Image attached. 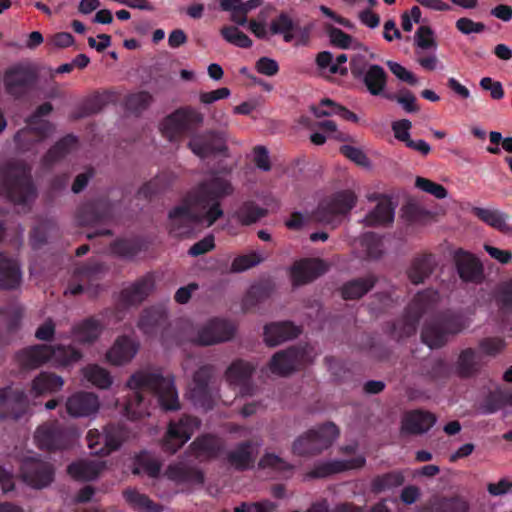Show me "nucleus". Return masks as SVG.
Wrapping results in <instances>:
<instances>
[{
	"instance_id": "obj_1",
	"label": "nucleus",
	"mask_w": 512,
	"mask_h": 512,
	"mask_svg": "<svg viewBox=\"0 0 512 512\" xmlns=\"http://www.w3.org/2000/svg\"><path fill=\"white\" fill-rule=\"evenodd\" d=\"M233 191L230 180L218 174L203 180L185 195L181 205L169 211L171 232L183 236L194 224L212 226L224 215L221 200Z\"/></svg>"
},
{
	"instance_id": "obj_2",
	"label": "nucleus",
	"mask_w": 512,
	"mask_h": 512,
	"mask_svg": "<svg viewBox=\"0 0 512 512\" xmlns=\"http://www.w3.org/2000/svg\"><path fill=\"white\" fill-rule=\"evenodd\" d=\"M130 389L124 404L127 418L138 420L150 415L151 400L156 398L160 408L165 412L181 408L174 377L163 376L160 371H138L127 381Z\"/></svg>"
},
{
	"instance_id": "obj_3",
	"label": "nucleus",
	"mask_w": 512,
	"mask_h": 512,
	"mask_svg": "<svg viewBox=\"0 0 512 512\" xmlns=\"http://www.w3.org/2000/svg\"><path fill=\"white\" fill-rule=\"evenodd\" d=\"M82 352L72 345L36 344L26 347L16 354V360L22 368L35 369L52 362L57 367H66L80 361Z\"/></svg>"
},
{
	"instance_id": "obj_4",
	"label": "nucleus",
	"mask_w": 512,
	"mask_h": 512,
	"mask_svg": "<svg viewBox=\"0 0 512 512\" xmlns=\"http://www.w3.org/2000/svg\"><path fill=\"white\" fill-rule=\"evenodd\" d=\"M0 196L15 205L29 206L37 196L30 169L19 163L1 166Z\"/></svg>"
},
{
	"instance_id": "obj_5",
	"label": "nucleus",
	"mask_w": 512,
	"mask_h": 512,
	"mask_svg": "<svg viewBox=\"0 0 512 512\" xmlns=\"http://www.w3.org/2000/svg\"><path fill=\"white\" fill-rule=\"evenodd\" d=\"M438 298V292L432 289L418 292L405 308L403 315L388 324L391 337L400 340L413 335L422 316L435 305Z\"/></svg>"
},
{
	"instance_id": "obj_6",
	"label": "nucleus",
	"mask_w": 512,
	"mask_h": 512,
	"mask_svg": "<svg viewBox=\"0 0 512 512\" xmlns=\"http://www.w3.org/2000/svg\"><path fill=\"white\" fill-rule=\"evenodd\" d=\"M204 114L196 107L186 105L167 115L160 124V130L170 142H178L192 135L202 127Z\"/></svg>"
},
{
	"instance_id": "obj_7",
	"label": "nucleus",
	"mask_w": 512,
	"mask_h": 512,
	"mask_svg": "<svg viewBox=\"0 0 512 512\" xmlns=\"http://www.w3.org/2000/svg\"><path fill=\"white\" fill-rule=\"evenodd\" d=\"M465 327L466 322L461 314L447 311L424 324L421 338L430 348H440L446 344L449 335L458 334Z\"/></svg>"
},
{
	"instance_id": "obj_8",
	"label": "nucleus",
	"mask_w": 512,
	"mask_h": 512,
	"mask_svg": "<svg viewBox=\"0 0 512 512\" xmlns=\"http://www.w3.org/2000/svg\"><path fill=\"white\" fill-rule=\"evenodd\" d=\"M357 196L351 190L338 191L323 199L313 213L315 221L337 227L343 217L356 206Z\"/></svg>"
},
{
	"instance_id": "obj_9",
	"label": "nucleus",
	"mask_w": 512,
	"mask_h": 512,
	"mask_svg": "<svg viewBox=\"0 0 512 512\" xmlns=\"http://www.w3.org/2000/svg\"><path fill=\"white\" fill-rule=\"evenodd\" d=\"M34 438L40 449L49 452L60 451L73 445L76 429L58 420H52L38 426Z\"/></svg>"
},
{
	"instance_id": "obj_10",
	"label": "nucleus",
	"mask_w": 512,
	"mask_h": 512,
	"mask_svg": "<svg viewBox=\"0 0 512 512\" xmlns=\"http://www.w3.org/2000/svg\"><path fill=\"white\" fill-rule=\"evenodd\" d=\"M338 435V427L332 422H327L299 436L292 445V452L298 456L317 455L329 448Z\"/></svg>"
},
{
	"instance_id": "obj_11",
	"label": "nucleus",
	"mask_w": 512,
	"mask_h": 512,
	"mask_svg": "<svg viewBox=\"0 0 512 512\" xmlns=\"http://www.w3.org/2000/svg\"><path fill=\"white\" fill-rule=\"evenodd\" d=\"M349 66L352 77L360 80L370 95L385 98L389 76L381 65L354 57L350 60Z\"/></svg>"
},
{
	"instance_id": "obj_12",
	"label": "nucleus",
	"mask_w": 512,
	"mask_h": 512,
	"mask_svg": "<svg viewBox=\"0 0 512 512\" xmlns=\"http://www.w3.org/2000/svg\"><path fill=\"white\" fill-rule=\"evenodd\" d=\"M214 368L212 365L199 367L194 375L189 390L190 399L195 406L204 410H211L214 407L216 387L212 381Z\"/></svg>"
},
{
	"instance_id": "obj_13",
	"label": "nucleus",
	"mask_w": 512,
	"mask_h": 512,
	"mask_svg": "<svg viewBox=\"0 0 512 512\" xmlns=\"http://www.w3.org/2000/svg\"><path fill=\"white\" fill-rule=\"evenodd\" d=\"M201 425V421L191 415H182L177 421L171 420L162 444L165 452L174 454L180 449Z\"/></svg>"
},
{
	"instance_id": "obj_14",
	"label": "nucleus",
	"mask_w": 512,
	"mask_h": 512,
	"mask_svg": "<svg viewBox=\"0 0 512 512\" xmlns=\"http://www.w3.org/2000/svg\"><path fill=\"white\" fill-rule=\"evenodd\" d=\"M38 81L37 73L30 67L15 65L4 73V87L7 94L20 99L30 93Z\"/></svg>"
},
{
	"instance_id": "obj_15",
	"label": "nucleus",
	"mask_w": 512,
	"mask_h": 512,
	"mask_svg": "<svg viewBox=\"0 0 512 512\" xmlns=\"http://www.w3.org/2000/svg\"><path fill=\"white\" fill-rule=\"evenodd\" d=\"M191 151L200 158H207L214 155H226L228 147L223 131L206 130L196 132L188 142Z\"/></svg>"
},
{
	"instance_id": "obj_16",
	"label": "nucleus",
	"mask_w": 512,
	"mask_h": 512,
	"mask_svg": "<svg viewBox=\"0 0 512 512\" xmlns=\"http://www.w3.org/2000/svg\"><path fill=\"white\" fill-rule=\"evenodd\" d=\"M20 475L29 486L43 488L53 481L54 469L51 464L38 457H26L21 461Z\"/></svg>"
},
{
	"instance_id": "obj_17",
	"label": "nucleus",
	"mask_w": 512,
	"mask_h": 512,
	"mask_svg": "<svg viewBox=\"0 0 512 512\" xmlns=\"http://www.w3.org/2000/svg\"><path fill=\"white\" fill-rule=\"evenodd\" d=\"M82 225L108 224L114 217V206L107 198H97L85 202L77 212Z\"/></svg>"
},
{
	"instance_id": "obj_18",
	"label": "nucleus",
	"mask_w": 512,
	"mask_h": 512,
	"mask_svg": "<svg viewBox=\"0 0 512 512\" xmlns=\"http://www.w3.org/2000/svg\"><path fill=\"white\" fill-rule=\"evenodd\" d=\"M234 334L235 327L230 321L215 317L198 330L195 342L201 346L214 345L231 340Z\"/></svg>"
},
{
	"instance_id": "obj_19",
	"label": "nucleus",
	"mask_w": 512,
	"mask_h": 512,
	"mask_svg": "<svg viewBox=\"0 0 512 512\" xmlns=\"http://www.w3.org/2000/svg\"><path fill=\"white\" fill-rule=\"evenodd\" d=\"M453 258L457 274L462 282L478 285L484 281L483 264L474 254L458 249Z\"/></svg>"
},
{
	"instance_id": "obj_20",
	"label": "nucleus",
	"mask_w": 512,
	"mask_h": 512,
	"mask_svg": "<svg viewBox=\"0 0 512 512\" xmlns=\"http://www.w3.org/2000/svg\"><path fill=\"white\" fill-rule=\"evenodd\" d=\"M305 350L291 346L276 352L270 362L269 369L273 374L288 376L296 371L305 361Z\"/></svg>"
},
{
	"instance_id": "obj_21",
	"label": "nucleus",
	"mask_w": 512,
	"mask_h": 512,
	"mask_svg": "<svg viewBox=\"0 0 512 512\" xmlns=\"http://www.w3.org/2000/svg\"><path fill=\"white\" fill-rule=\"evenodd\" d=\"M28 409L26 393L20 389L5 387L0 390V419L21 418Z\"/></svg>"
},
{
	"instance_id": "obj_22",
	"label": "nucleus",
	"mask_w": 512,
	"mask_h": 512,
	"mask_svg": "<svg viewBox=\"0 0 512 512\" xmlns=\"http://www.w3.org/2000/svg\"><path fill=\"white\" fill-rule=\"evenodd\" d=\"M27 127L18 131L14 137L17 147L23 151L43 141L53 130L52 124L43 119L28 118Z\"/></svg>"
},
{
	"instance_id": "obj_23",
	"label": "nucleus",
	"mask_w": 512,
	"mask_h": 512,
	"mask_svg": "<svg viewBox=\"0 0 512 512\" xmlns=\"http://www.w3.org/2000/svg\"><path fill=\"white\" fill-rule=\"evenodd\" d=\"M369 201H377V205L364 218L366 226H386L394 221L395 206L386 195L372 194L368 196Z\"/></svg>"
},
{
	"instance_id": "obj_24",
	"label": "nucleus",
	"mask_w": 512,
	"mask_h": 512,
	"mask_svg": "<svg viewBox=\"0 0 512 512\" xmlns=\"http://www.w3.org/2000/svg\"><path fill=\"white\" fill-rule=\"evenodd\" d=\"M327 271L326 263L321 259H304L291 268V279L295 286L307 284Z\"/></svg>"
},
{
	"instance_id": "obj_25",
	"label": "nucleus",
	"mask_w": 512,
	"mask_h": 512,
	"mask_svg": "<svg viewBox=\"0 0 512 512\" xmlns=\"http://www.w3.org/2000/svg\"><path fill=\"white\" fill-rule=\"evenodd\" d=\"M366 463L363 456H357L349 460H331L318 463L308 473L311 478H326L333 474L362 468Z\"/></svg>"
},
{
	"instance_id": "obj_26",
	"label": "nucleus",
	"mask_w": 512,
	"mask_h": 512,
	"mask_svg": "<svg viewBox=\"0 0 512 512\" xmlns=\"http://www.w3.org/2000/svg\"><path fill=\"white\" fill-rule=\"evenodd\" d=\"M255 371L254 365L250 362L238 359L231 363L226 370L227 381L240 388L242 394H251V378Z\"/></svg>"
},
{
	"instance_id": "obj_27",
	"label": "nucleus",
	"mask_w": 512,
	"mask_h": 512,
	"mask_svg": "<svg viewBox=\"0 0 512 512\" xmlns=\"http://www.w3.org/2000/svg\"><path fill=\"white\" fill-rule=\"evenodd\" d=\"M66 409L73 417L90 416L98 411L99 400L94 393L76 392L67 399Z\"/></svg>"
},
{
	"instance_id": "obj_28",
	"label": "nucleus",
	"mask_w": 512,
	"mask_h": 512,
	"mask_svg": "<svg viewBox=\"0 0 512 512\" xmlns=\"http://www.w3.org/2000/svg\"><path fill=\"white\" fill-rule=\"evenodd\" d=\"M301 329L290 321L273 322L264 327V341L274 347L298 337Z\"/></svg>"
},
{
	"instance_id": "obj_29",
	"label": "nucleus",
	"mask_w": 512,
	"mask_h": 512,
	"mask_svg": "<svg viewBox=\"0 0 512 512\" xmlns=\"http://www.w3.org/2000/svg\"><path fill=\"white\" fill-rule=\"evenodd\" d=\"M435 422L436 416L433 413L417 409L404 416L401 430L406 434L421 435L429 431Z\"/></svg>"
},
{
	"instance_id": "obj_30",
	"label": "nucleus",
	"mask_w": 512,
	"mask_h": 512,
	"mask_svg": "<svg viewBox=\"0 0 512 512\" xmlns=\"http://www.w3.org/2000/svg\"><path fill=\"white\" fill-rule=\"evenodd\" d=\"M168 315L162 307H150L140 315L138 321L139 329L147 336H155L167 325Z\"/></svg>"
},
{
	"instance_id": "obj_31",
	"label": "nucleus",
	"mask_w": 512,
	"mask_h": 512,
	"mask_svg": "<svg viewBox=\"0 0 512 512\" xmlns=\"http://www.w3.org/2000/svg\"><path fill=\"white\" fill-rule=\"evenodd\" d=\"M78 144V139L72 134H68L55 143L43 156L41 165L44 170H50L52 167L72 152Z\"/></svg>"
},
{
	"instance_id": "obj_32",
	"label": "nucleus",
	"mask_w": 512,
	"mask_h": 512,
	"mask_svg": "<svg viewBox=\"0 0 512 512\" xmlns=\"http://www.w3.org/2000/svg\"><path fill=\"white\" fill-rule=\"evenodd\" d=\"M105 272L106 267L103 263L90 259L75 268L73 278L85 283L87 285V289L93 288L94 293H96L95 288L98 287V284L95 283L102 279Z\"/></svg>"
},
{
	"instance_id": "obj_33",
	"label": "nucleus",
	"mask_w": 512,
	"mask_h": 512,
	"mask_svg": "<svg viewBox=\"0 0 512 512\" xmlns=\"http://www.w3.org/2000/svg\"><path fill=\"white\" fill-rule=\"evenodd\" d=\"M138 344L128 336H120L107 352V359L114 365L129 362L137 353Z\"/></svg>"
},
{
	"instance_id": "obj_34",
	"label": "nucleus",
	"mask_w": 512,
	"mask_h": 512,
	"mask_svg": "<svg viewBox=\"0 0 512 512\" xmlns=\"http://www.w3.org/2000/svg\"><path fill=\"white\" fill-rule=\"evenodd\" d=\"M102 329L103 325L100 320L88 317L72 327V336L78 343L91 344L99 338Z\"/></svg>"
},
{
	"instance_id": "obj_35",
	"label": "nucleus",
	"mask_w": 512,
	"mask_h": 512,
	"mask_svg": "<svg viewBox=\"0 0 512 512\" xmlns=\"http://www.w3.org/2000/svg\"><path fill=\"white\" fill-rule=\"evenodd\" d=\"M22 273L18 263L0 253V288L14 290L19 287Z\"/></svg>"
},
{
	"instance_id": "obj_36",
	"label": "nucleus",
	"mask_w": 512,
	"mask_h": 512,
	"mask_svg": "<svg viewBox=\"0 0 512 512\" xmlns=\"http://www.w3.org/2000/svg\"><path fill=\"white\" fill-rule=\"evenodd\" d=\"M154 280L146 275L137 280L130 287L122 290L121 298L127 305H136L144 301L153 290Z\"/></svg>"
},
{
	"instance_id": "obj_37",
	"label": "nucleus",
	"mask_w": 512,
	"mask_h": 512,
	"mask_svg": "<svg viewBox=\"0 0 512 512\" xmlns=\"http://www.w3.org/2000/svg\"><path fill=\"white\" fill-rule=\"evenodd\" d=\"M148 242L143 237L119 238L110 245L111 251L126 259H132L148 249Z\"/></svg>"
},
{
	"instance_id": "obj_38",
	"label": "nucleus",
	"mask_w": 512,
	"mask_h": 512,
	"mask_svg": "<svg viewBox=\"0 0 512 512\" xmlns=\"http://www.w3.org/2000/svg\"><path fill=\"white\" fill-rule=\"evenodd\" d=\"M377 281L378 278L373 274L352 279L342 286L341 295L345 300L360 299L374 288Z\"/></svg>"
},
{
	"instance_id": "obj_39",
	"label": "nucleus",
	"mask_w": 512,
	"mask_h": 512,
	"mask_svg": "<svg viewBox=\"0 0 512 512\" xmlns=\"http://www.w3.org/2000/svg\"><path fill=\"white\" fill-rule=\"evenodd\" d=\"M311 111L317 118L337 115L342 119L353 123H357L359 121V117L354 112L329 98L322 99L318 106H312Z\"/></svg>"
},
{
	"instance_id": "obj_40",
	"label": "nucleus",
	"mask_w": 512,
	"mask_h": 512,
	"mask_svg": "<svg viewBox=\"0 0 512 512\" xmlns=\"http://www.w3.org/2000/svg\"><path fill=\"white\" fill-rule=\"evenodd\" d=\"M480 371L478 355L473 348L462 350L455 364V373L463 379L475 376Z\"/></svg>"
},
{
	"instance_id": "obj_41",
	"label": "nucleus",
	"mask_w": 512,
	"mask_h": 512,
	"mask_svg": "<svg viewBox=\"0 0 512 512\" xmlns=\"http://www.w3.org/2000/svg\"><path fill=\"white\" fill-rule=\"evenodd\" d=\"M434 267L435 260L432 254L416 257L408 270L409 280L416 285L423 283L432 274Z\"/></svg>"
},
{
	"instance_id": "obj_42",
	"label": "nucleus",
	"mask_w": 512,
	"mask_h": 512,
	"mask_svg": "<svg viewBox=\"0 0 512 512\" xmlns=\"http://www.w3.org/2000/svg\"><path fill=\"white\" fill-rule=\"evenodd\" d=\"M64 385L62 377L51 372H41L34 378L31 386V393L40 396L47 393L59 391Z\"/></svg>"
},
{
	"instance_id": "obj_43",
	"label": "nucleus",
	"mask_w": 512,
	"mask_h": 512,
	"mask_svg": "<svg viewBox=\"0 0 512 512\" xmlns=\"http://www.w3.org/2000/svg\"><path fill=\"white\" fill-rule=\"evenodd\" d=\"M227 461L239 471L248 469L254 462L252 442L247 440L239 443L227 454Z\"/></svg>"
},
{
	"instance_id": "obj_44",
	"label": "nucleus",
	"mask_w": 512,
	"mask_h": 512,
	"mask_svg": "<svg viewBox=\"0 0 512 512\" xmlns=\"http://www.w3.org/2000/svg\"><path fill=\"white\" fill-rule=\"evenodd\" d=\"M102 436L103 445L101 452L102 456H107L120 448L126 437V430L120 424L110 423L105 426Z\"/></svg>"
},
{
	"instance_id": "obj_45",
	"label": "nucleus",
	"mask_w": 512,
	"mask_h": 512,
	"mask_svg": "<svg viewBox=\"0 0 512 512\" xmlns=\"http://www.w3.org/2000/svg\"><path fill=\"white\" fill-rule=\"evenodd\" d=\"M191 446L199 455H204L208 458H217L224 449V443L221 438L211 434L197 437Z\"/></svg>"
},
{
	"instance_id": "obj_46",
	"label": "nucleus",
	"mask_w": 512,
	"mask_h": 512,
	"mask_svg": "<svg viewBox=\"0 0 512 512\" xmlns=\"http://www.w3.org/2000/svg\"><path fill=\"white\" fill-rule=\"evenodd\" d=\"M473 214L487 225L501 231L508 232L510 227L507 224L509 216L499 210H490L486 208L474 207Z\"/></svg>"
},
{
	"instance_id": "obj_47",
	"label": "nucleus",
	"mask_w": 512,
	"mask_h": 512,
	"mask_svg": "<svg viewBox=\"0 0 512 512\" xmlns=\"http://www.w3.org/2000/svg\"><path fill=\"white\" fill-rule=\"evenodd\" d=\"M102 468V465L95 461H79L70 464L67 471L76 480L90 481L99 476Z\"/></svg>"
},
{
	"instance_id": "obj_48",
	"label": "nucleus",
	"mask_w": 512,
	"mask_h": 512,
	"mask_svg": "<svg viewBox=\"0 0 512 512\" xmlns=\"http://www.w3.org/2000/svg\"><path fill=\"white\" fill-rule=\"evenodd\" d=\"M125 501L138 512H160V507L155 504L147 495L141 494L133 488L123 491Z\"/></svg>"
},
{
	"instance_id": "obj_49",
	"label": "nucleus",
	"mask_w": 512,
	"mask_h": 512,
	"mask_svg": "<svg viewBox=\"0 0 512 512\" xmlns=\"http://www.w3.org/2000/svg\"><path fill=\"white\" fill-rule=\"evenodd\" d=\"M430 512H469V504L459 496L440 497L431 501Z\"/></svg>"
},
{
	"instance_id": "obj_50",
	"label": "nucleus",
	"mask_w": 512,
	"mask_h": 512,
	"mask_svg": "<svg viewBox=\"0 0 512 512\" xmlns=\"http://www.w3.org/2000/svg\"><path fill=\"white\" fill-rule=\"evenodd\" d=\"M21 318L22 313L17 308H6L0 311V342L18 329Z\"/></svg>"
},
{
	"instance_id": "obj_51",
	"label": "nucleus",
	"mask_w": 512,
	"mask_h": 512,
	"mask_svg": "<svg viewBox=\"0 0 512 512\" xmlns=\"http://www.w3.org/2000/svg\"><path fill=\"white\" fill-rule=\"evenodd\" d=\"M296 29L292 18L282 12L270 23V32L273 35H282L285 42L289 43L294 39L293 31Z\"/></svg>"
},
{
	"instance_id": "obj_52",
	"label": "nucleus",
	"mask_w": 512,
	"mask_h": 512,
	"mask_svg": "<svg viewBox=\"0 0 512 512\" xmlns=\"http://www.w3.org/2000/svg\"><path fill=\"white\" fill-rule=\"evenodd\" d=\"M271 286L268 283L252 285L243 298V309L250 310L267 299L271 294Z\"/></svg>"
},
{
	"instance_id": "obj_53",
	"label": "nucleus",
	"mask_w": 512,
	"mask_h": 512,
	"mask_svg": "<svg viewBox=\"0 0 512 512\" xmlns=\"http://www.w3.org/2000/svg\"><path fill=\"white\" fill-rule=\"evenodd\" d=\"M161 464L152 458L147 452L139 453L134 462L133 474H147L149 477L156 478L160 474Z\"/></svg>"
},
{
	"instance_id": "obj_54",
	"label": "nucleus",
	"mask_w": 512,
	"mask_h": 512,
	"mask_svg": "<svg viewBox=\"0 0 512 512\" xmlns=\"http://www.w3.org/2000/svg\"><path fill=\"white\" fill-rule=\"evenodd\" d=\"M404 476L401 472L391 471L382 475L376 476L372 480V490L374 492H382L402 485Z\"/></svg>"
},
{
	"instance_id": "obj_55",
	"label": "nucleus",
	"mask_w": 512,
	"mask_h": 512,
	"mask_svg": "<svg viewBox=\"0 0 512 512\" xmlns=\"http://www.w3.org/2000/svg\"><path fill=\"white\" fill-rule=\"evenodd\" d=\"M83 372L89 382L101 389H106L112 384V378L109 372L99 365H88L83 369Z\"/></svg>"
},
{
	"instance_id": "obj_56",
	"label": "nucleus",
	"mask_w": 512,
	"mask_h": 512,
	"mask_svg": "<svg viewBox=\"0 0 512 512\" xmlns=\"http://www.w3.org/2000/svg\"><path fill=\"white\" fill-rule=\"evenodd\" d=\"M267 214V210L263 209L253 202H245L236 212L237 219L243 225H251Z\"/></svg>"
},
{
	"instance_id": "obj_57",
	"label": "nucleus",
	"mask_w": 512,
	"mask_h": 512,
	"mask_svg": "<svg viewBox=\"0 0 512 512\" xmlns=\"http://www.w3.org/2000/svg\"><path fill=\"white\" fill-rule=\"evenodd\" d=\"M385 99L396 101L407 113H417L420 110L416 96L406 88L399 90L398 93L386 94Z\"/></svg>"
},
{
	"instance_id": "obj_58",
	"label": "nucleus",
	"mask_w": 512,
	"mask_h": 512,
	"mask_svg": "<svg viewBox=\"0 0 512 512\" xmlns=\"http://www.w3.org/2000/svg\"><path fill=\"white\" fill-rule=\"evenodd\" d=\"M220 34L225 41L240 48H250L252 40L236 26H223Z\"/></svg>"
},
{
	"instance_id": "obj_59",
	"label": "nucleus",
	"mask_w": 512,
	"mask_h": 512,
	"mask_svg": "<svg viewBox=\"0 0 512 512\" xmlns=\"http://www.w3.org/2000/svg\"><path fill=\"white\" fill-rule=\"evenodd\" d=\"M361 246L369 258L378 259L382 255V239L374 232H366L361 237Z\"/></svg>"
},
{
	"instance_id": "obj_60",
	"label": "nucleus",
	"mask_w": 512,
	"mask_h": 512,
	"mask_svg": "<svg viewBox=\"0 0 512 512\" xmlns=\"http://www.w3.org/2000/svg\"><path fill=\"white\" fill-rule=\"evenodd\" d=\"M152 101V96L147 91H140L130 94L125 101L127 110L133 113H141L148 108Z\"/></svg>"
},
{
	"instance_id": "obj_61",
	"label": "nucleus",
	"mask_w": 512,
	"mask_h": 512,
	"mask_svg": "<svg viewBox=\"0 0 512 512\" xmlns=\"http://www.w3.org/2000/svg\"><path fill=\"white\" fill-rule=\"evenodd\" d=\"M327 34L331 44L341 49H348L352 46L353 42H355L351 35L332 25L327 27Z\"/></svg>"
},
{
	"instance_id": "obj_62",
	"label": "nucleus",
	"mask_w": 512,
	"mask_h": 512,
	"mask_svg": "<svg viewBox=\"0 0 512 512\" xmlns=\"http://www.w3.org/2000/svg\"><path fill=\"white\" fill-rule=\"evenodd\" d=\"M415 186L437 199H444L447 196V190L443 185L424 177L418 176L415 180Z\"/></svg>"
},
{
	"instance_id": "obj_63",
	"label": "nucleus",
	"mask_w": 512,
	"mask_h": 512,
	"mask_svg": "<svg viewBox=\"0 0 512 512\" xmlns=\"http://www.w3.org/2000/svg\"><path fill=\"white\" fill-rule=\"evenodd\" d=\"M260 261V257L255 252L246 255H240L232 261L231 271L235 273L243 272L251 267H254L260 263Z\"/></svg>"
},
{
	"instance_id": "obj_64",
	"label": "nucleus",
	"mask_w": 512,
	"mask_h": 512,
	"mask_svg": "<svg viewBox=\"0 0 512 512\" xmlns=\"http://www.w3.org/2000/svg\"><path fill=\"white\" fill-rule=\"evenodd\" d=\"M276 508V505L265 500L262 502L246 503L243 502L239 506L235 507V512H272Z\"/></svg>"
}]
</instances>
